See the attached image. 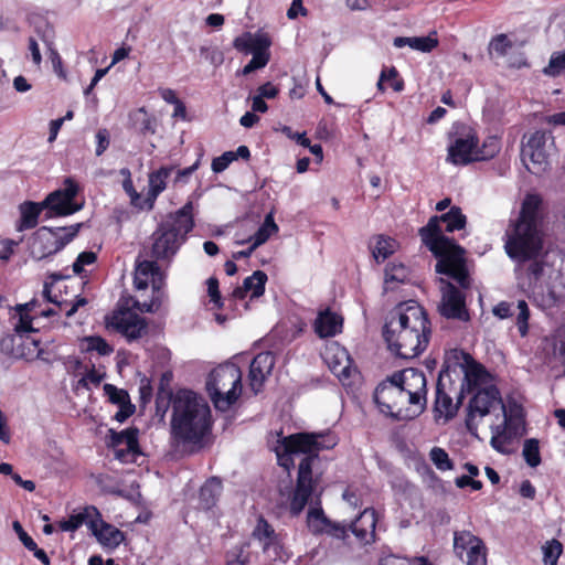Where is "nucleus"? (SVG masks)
<instances>
[{"label":"nucleus","instance_id":"obj_3","mask_svg":"<svg viewBox=\"0 0 565 565\" xmlns=\"http://www.w3.org/2000/svg\"><path fill=\"white\" fill-rule=\"evenodd\" d=\"M466 223L467 217L461 209L451 206L447 213L430 217L426 226L419 230L423 243L438 258L436 271L452 278L461 288L470 286L465 249L445 236L444 232L461 230Z\"/></svg>","mask_w":565,"mask_h":565},{"label":"nucleus","instance_id":"obj_11","mask_svg":"<svg viewBox=\"0 0 565 565\" xmlns=\"http://www.w3.org/2000/svg\"><path fill=\"white\" fill-rule=\"evenodd\" d=\"M401 387L391 379V376L377 385L374 392V402L381 413L398 420H409L418 417L407 398L404 397Z\"/></svg>","mask_w":565,"mask_h":565},{"label":"nucleus","instance_id":"obj_49","mask_svg":"<svg viewBox=\"0 0 565 565\" xmlns=\"http://www.w3.org/2000/svg\"><path fill=\"white\" fill-rule=\"evenodd\" d=\"M467 565H487V547L484 543H482V547H477L468 552L466 555Z\"/></svg>","mask_w":565,"mask_h":565},{"label":"nucleus","instance_id":"obj_37","mask_svg":"<svg viewBox=\"0 0 565 565\" xmlns=\"http://www.w3.org/2000/svg\"><path fill=\"white\" fill-rule=\"evenodd\" d=\"M456 409L457 406L452 404V398L444 392L440 383H438L436 387L435 412L448 419L455 415Z\"/></svg>","mask_w":565,"mask_h":565},{"label":"nucleus","instance_id":"obj_9","mask_svg":"<svg viewBox=\"0 0 565 565\" xmlns=\"http://www.w3.org/2000/svg\"><path fill=\"white\" fill-rule=\"evenodd\" d=\"M242 371L234 363H224L215 367L206 380V391L220 412L228 411L242 394Z\"/></svg>","mask_w":565,"mask_h":565},{"label":"nucleus","instance_id":"obj_25","mask_svg":"<svg viewBox=\"0 0 565 565\" xmlns=\"http://www.w3.org/2000/svg\"><path fill=\"white\" fill-rule=\"evenodd\" d=\"M173 171V167H161L160 169L151 172L148 177V194L147 202L148 207L152 209L156 199L167 188V180L171 175Z\"/></svg>","mask_w":565,"mask_h":565},{"label":"nucleus","instance_id":"obj_39","mask_svg":"<svg viewBox=\"0 0 565 565\" xmlns=\"http://www.w3.org/2000/svg\"><path fill=\"white\" fill-rule=\"evenodd\" d=\"M249 561L250 552L248 543L235 545L226 553V565H248Z\"/></svg>","mask_w":565,"mask_h":565},{"label":"nucleus","instance_id":"obj_14","mask_svg":"<svg viewBox=\"0 0 565 565\" xmlns=\"http://www.w3.org/2000/svg\"><path fill=\"white\" fill-rule=\"evenodd\" d=\"M546 135L543 131H535L527 141L522 145L521 159L526 169L533 174L544 172L548 166L545 151Z\"/></svg>","mask_w":565,"mask_h":565},{"label":"nucleus","instance_id":"obj_38","mask_svg":"<svg viewBox=\"0 0 565 565\" xmlns=\"http://www.w3.org/2000/svg\"><path fill=\"white\" fill-rule=\"evenodd\" d=\"M278 231V226L271 214L266 215L264 223L257 232L249 238L254 247H258L267 242V239Z\"/></svg>","mask_w":565,"mask_h":565},{"label":"nucleus","instance_id":"obj_30","mask_svg":"<svg viewBox=\"0 0 565 565\" xmlns=\"http://www.w3.org/2000/svg\"><path fill=\"white\" fill-rule=\"evenodd\" d=\"M160 279V268L153 260H142L137 265L135 285L138 289H145L149 284L156 285Z\"/></svg>","mask_w":565,"mask_h":565},{"label":"nucleus","instance_id":"obj_57","mask_svg":"<svg viewBox=\"0 0 565 565\" xmlns=\"http://www.w3.org/2000/svg\"><path fill=\"white\" fill-rule=\"evenodd\" d=\"M56 192H62V195L65 198L66 202H74V199L78 192V186L72 179H66L64 182V188L62 190H57Z\"/></svg>","mask_w":565,"mask_h":565},{"label":"nucleus","instance_id":"obj_8","mask_svg":"<svg viewBox=\"0 0 565 565\" xmlns=\"http://www.w3.org/2000/svg\"><path fill=\"white\" fill-rule=\"evenodd\" d=\"M193 226V204L188 202L175 213L170 214L153 232L152 257L156 259L172 258L185 242L186 235Z\"/></svg>","mask_w":565,"mask_h":565},{"label":"nucleus","instance_id":"obj_42","mask_svg":"<svg viewBox=\"0 0 565 565\" xmlns=\"http://www.w3.org/2000/svg\"><path fill=\"white\" fill-rule=\"evenodd\" d=\"M500 151V141L497 137H488L481 148L478 147V161L492 159Z\"/></svg>","mask_w":565,"mask_h":565},{"label":"nucleus","instance_id":"obj_56","mask_svg":"<svg viewBox=\"0 0 565 565\" xmlns=\"http://www.w3.org/2000/svg\"><path fill=\"white\" fill-rule=\"evenodd\" d=\"M96 156H102L109 146V134L106 129H99L96 134Z\"/></svg>","mask_w":565,"mask_h":565},{"label":"nucleus","instance_id":"obj_61","mask_svg":"<svg viewBox=\"0 0 565 565\" xmlns=\"http://www.w3.org/2000/svg\"><path fill=\"white\" fill-rule=\"evenodd\" d=\"M103 380V374L98 373L94 369L87 371L86 374L79 380V384L87 387L89 384L98 385Z\"/></svg>","mask_w":565,"mask_h":565},{"label":"nucleus","instance_id":"obj_29","mask_svg":"<svg viewBox=\"0 0 565 565\" xmlns=\"http://www.w3.org/2000/svg\"><path fill=\"white\" fill-rule=\"evenodd\" d=\"M409 279V268L397 262H390L384 269V290H394Z\"/></svg>","mask_w":565,"mask_h":565},{"label":"nucleus","instance_id":"obj_28","mask_svg":"<svg viewBox=\"0 0 565 565\" xmlns=\"http://www.w3.org/2000/svg\"><path fill=\"white\" fill-rule=\"evenodd\" d=\"M42 205L50 210L51 216L58 215L65 216L71 215L81 210V205L65 200L62 192H53L42 202Z\"/></svg>","mask_w":565,"mask_h":565},{"label":"nucleus","instance_id":"obj_31","mask_svg":"<svg viewBox=\"0 0 565 565\" xmlns=\"http://www.w3.org/2000/svg\"><path fill=\"white\" fill-rule=\"evenodd\" d=\"M36 306H39L38 299H32L29 302L17 305L13 319H18L14 324V329L18 333H26L35 330L32 326V322L35 319L31 312L35 311Z\"/></svg>","mask_w":565,"mask_h":565},{"label":"nucleus","instance_id":"obj_48","mask_svg":"<svg viewBox=\"0 0 565 565\" xmlns=\"http://www.w3.org/2000/svg\"><path fill=\"white\" fill-rule=\"evenodd\" d=\"M512 44L507 35L500 34L490 42V52L503 56L511 49Z\"/></svg>","mask_w":565,"mask_h":565},{"label":"nucleus","instance_id":"obj_34","mask_svg":"<svg viewBox=\"0 0 565 565\" xmlns=\"http://www.w3.org/2000/svg\"><path fill=\"white\" fill-rule=\"evenodd\" d=\"M482 540L469 531H456L454 533V551L459 558H463L471 551V547H482Z\"/></svg>","mask_w":565,"mask_h":565},{"label":"nucleus","instance_id":"obj_43","mask_svg":"<svg viewBox=\"0 0 565 565\" xmlns=\"http://www.w3.org/2000/svg\"><path fill=\"white\" fill-rule=\"evenodd\" d=\"M104 392L105 395L108 397L109 402L117 406H122L125 404L131 403L128 392L118 388L113 384H105Z\"/></svg>","mask_w":565,"mask_h":565},{"label":"nucleus","instance_id":"obj_20","mask_svg":"<svg viewBox=\"0 0 565 565\" xmlns=\"http://www.w3.org/2000/svg\"><path fill=\"white\" fill-rule=\"evenodd\" d=\"M99 522V511L94 505H87L81 511L70 515L67 520L60 522V529L64 532H73L82 525H87L90 531H95Z\"/></svg>","mask_w":565,"mask_h":565},{"label":"nucleus","instance_id":"obj_1","mask_svg":"<svg viewBox=\"0 0 565 565\" xmlns=\"http://www.w3.org/2000/svg\"><path fill=\"white\" fill-rule=\"evenodd\" d=\"M488 418L491 447L500 454L514 451V444L524 434L522 409L514 405L509 412L494 386L478 390L468 405L466 426L477 436L480 422Z\"/></svg>","mask_w":565,"mask_h":565},{"label":"nucleus","instance_id":"obj_51","mask_svg":"<svg viewBox=\"0 0 565 565\" xmlns=\"http://www.w3.org/2000/svg\"><path fill=\"white\" fill-rule=\"evenodd\" d=\"M96 254L94 252H83L81 253L76 260L73 263V271L75 274H81L84 270L86 265H92L96 262Z\"/></svg>","mask_w":565,"mask_h":565},{"label":"nucleus","instance_id":"obj_4","mask_svg":"<svg viewBox=\"0 0 565 565\" xmlns=\"http://www.w3.org/2000/svg\"><path fill=\"white\" fill-rule=\"evenodd\" d=\"M430 323L422 306L409 300L392 310L383 327L388 349L402 359L418 356L429 342Z\"/></svg>","mask_w":565,"mask_h":565},{"label":"nucleus","instance_id":"obj_26","mask_svg":"<svg viewBox=\"0 0 565 565\" xmlns=\"http://www.w3.org/2000/svg\"><path fill=\"white\" fill-rule=\"evenodd\" d=\"M43 297L47 302L53 303L57 309L58 313L64 312L67 318L75 315L78 308L87 305V299L81 296H76L75 300L70 302L65 299L58 298L56 295H52V285L49 282L44 284Z\"/></svg>","mask_w":565,"mask_h":565},{"label":"nucleus","instance_id":"obj_55","mask_svg":"<svg viewBox=\"0 0 565 565\" xmlns=\"http://www.w3.org/2000/svg\"><path fill=\"white\" fill-rule=\"evenodd\" d=\"M12 527L26 550L35 548L34 540L23 530L19 521H14Z\"/></svg>","mask_w":565,"mask_h":565},{"label":"nucleus","instance_id":"obj_27","mask_svg":"<svg viewBox=\"0 0 565 565\" xmlns=\"http://www.w3.org/2000/svg\"><path fill=\"white\" fill-rule=\"evenodd\" d=\"M393 44L395 47L409 46L415 51L429 53L438 45V39L436 32H431L426 36H397Z\"/></svg>","mask_w":565,"mask_h":565},{"label":"nucleus","instance_id":"obj_36","mask_svg":"<svg viewBox=\"0 0 565 565\" xmlns=\"http://www.w3.org/2000/svg\"><path fill=\"white\" fill-rule=\"evenodd\" d=\"M222 492V482L218 478L209 479L200 489V503L204 509L215 505Z\"/></svg>","mask_w":565,"mask_h":565},{"label":"nucleus","instance_id":"obj_59","mask_svg":"<svg viewBox=\"0 0 565 565\" xmlns=\"http://www.w3.org/2000/svg\"><path fill=\"white\" fill-rule=\"evenodd\" d=\"M0 441L8 445L11 441V431L8 425V418L0 409Z\"/></svg>","mask_w":565,"mask_h":565},{"label":"nucleus","instance_id":"obj_58","mask_svg":"<svg viewBox=\"0 0 565 565\" xmlns=\"http://www.w3.org/2000/svg\"><path fill=\"white\" fill-rule=\"evenodd\" d=\"M555 350L565 363V324L559 327L555 334Z\"/></svg>","mask_w":565,"mask_h":565},{"label":"nucleus","instance_id":"obj_19","mask_svg":"<svg viewBox=\"0 0 565 565\" xmlns=\"http://www.w3.org/2000/svg\"><path fill=\"white\" fill-rule=\"evenodd\" d=\"M275 365V358L270 352L258 353L249 365L248 381L252 391L257 394L262 391L267 376Z\"/></svg>","mask_w":565,"mask_h":565},{"label":"nucleus","instance_id":"obj_22","mask_svg":"<svg viewBox=\"0 0 565 565\" xmlns=\"http://www.w3.org/2000/svg\"><path fill=\"white\" fill-rule=\"evenodd\" d=\"M267 275L262 270H256L249 277H246L243 285L233 290V298L244 299L248 292H252L250 298H258L265 291Z\"/></svg>","mask_w":565,"mask_h":565},{"label":"nucleus","instance_id":"obj_24","mask_svg":"<svg viewBox=\"0 0 565 565\" xmlns=\"http://www.w3.org/2000/svg\"><path fill=\"white\" fill-rule=\"evenodd\" d=\"M109 431H110V441L114 447L125 446V448L117 450L116 455L118 458H121L124 456V451H127L132 455L138 452L139 430L137 428L130 427V428H127L119 433H117L115 430H109Z\"/></svg>","mask_w":565,"mask_h":565},{"label":"nucleus","instance_id":"obj_60","mask_svg":"<svg viewBox=\"0 0 565 565\" xmlns=\"http://www.w3.org/2000/svg\"><path fill=\"white\" fill-rule=\"evenodd\" d=\"M492 312L499 319H507L512 316V305L507 301H501L493 307Z\"/></svg>","mask_w":565,"mask_h":565},{"label":"nucleus","instance_id":"obj_40","mask_svg":"<svg viewBox=\"0 0 565 565\" xmlns=\"http://www.w3.org/2000/svg\"><path fill=\"white\" fill-rule=\"evenodd\" d=\"M522 455H523L525 462L530 467H532V468L537 467L541 463L539 440L535 438L526 439L523 445Z\"/></svg>","mask_w":565,"mask_h":565},{"label":"nucleus","instance_id":"obj_15","mask_svg":"<svg viewBox=\"0 0 565 565\" xmlns=\"http://www.w3.org/2000/svg\"><path fill=\"white\" fill-rule=\"evenodd\" d=\"M478 142L476 132L470 128L458 134L448 146L447 161L456 166L478 161Z\"/></svg>","mask_w":565,"mask_h":565},{"label":"nucleus","instance_id":"obj_64","mask_svg":"<svg viewBox=\"0 0 565 565\" xmlns=\"http://www.w3.org/2000/svg\"><path fill=\"white\" fill-rule=\"evenodd\" d=\"M379 565H411V562H409V559H407L405 557L390 554V555L383 556L380 559Z\"/></svg>","mask_w":565,"mask_h":565},{"label":"nucleus","instance_id":"obj_23","mask_svg":"<svg viewBox=\"0 0 565 565\" xmlns=\"http://www.w3.org/2000/svg\"><path fill=\"white\" fill-rule=\"evenodd\" d=\"M315 331L320 338L334 337L342 329V318L330 310L321 311L313 323Z\"/></svg>","mask_w":565,"mask_h":565},{"label":"nucleus","instance_id":"obj_7","mask_svg":"<svg viewBox=\"0 0 565 565\" xmlns=\"http://www.w3.org/2000/svg\"><path fill=\"white\" fill-rule=\"evenodd\" d=\"M376 522V511L372 508L364 509L349 527L341 523L331 522L326 516L319 503L310 507L307 514V525L312 534L327 533L333 537L344 540L350 531L361 545H366L375 541Z\"/></svg>","mask_w":565,"mask_h":565},{"label":"nucleus","instance_id":"obj_12","mask_svg":"<svg viewBox=\"0 0 565 565\" xmlns=\"http://www.w3.org/2000/svg\"><path fill=\"white\" fill-rule=\"evenodd\" d=\"M271 41L263 32H245L233 41V46L245 54H252V60L242 70L243 75H248L256 70L265 67L270 60L269 47Z\"/></svg>","mask_w":565,"mask_h":565},{"label":"nucleus","instance_id":"obj_41","mask_svg":"<svg viewBox=\"0 0 565 565\" xmlns=\"http://www.w3.org/2000/svg\"><path fill=\"white\" fill-rule=\"evenodd\" d=\"M545 75L556 77L565 73V49L563 51L554 52L548 64L544 67Z\"/></svg>","mask_w":565,"mask_h":565},{"label":"nucleus","instance_id":"obj_33","mask_svg":"<svg viewBox=\"0 0 565 565\" xmlns=\"http://www.w3.org/2000/svg\"><path fill=\"white\" fill-rule=\"evenodd\" d=\"M92 533L97 537L99 543L109 547L118 546L124 540L122 532L104 522L100 514L99 522L96 525L95 531H92Z\"/></svg>","mask_w":565,"mask_h":565},{"label":"nucleus","instance_id":"obj_54","mask_svg":"<svg viewBox=\"0 0 565 565\" xmlns=\"http://www.w3.org/2000/svg\"><path fill=\"white\" fill-rule=\"evenodd\" d=\"M543 553L544 561H557L559 555L562 554V544L556 540L547 542V544L543 547Z\"/></svg>","mask_w":565,"mask_h":565},{"label":"nucleus","instance_id":"obj_53","mask_svg":"<svg viewBox=\"0 0 565 565\" xmlns=\"http://www.w3.org/2000/svg\"><path fill=\"white\" fill-rule=\"evenodd\" d=\"M22 239L13 241L10 238L0 239L2 248L0 249V260L8 262L14 253V248L21 243Z\"/></svg>","mask_w":565,"mask_h":565},{"label":"nucleus","instance_id":"obj_50","mask_svg":"<svg viewBox=\"0 0 565 565\" xmlns=\"http://www.w3.org/2000/svg\"><path fill=\"white\" fill-rule=\"evenodd\" d=\"M235 161L234 152L233 151H226L220 157H216L212 160V171L214 173H221L224 170L228 168V166Z\"/></svg>","mask_w":565,"mask_h":565},{"label":"nucleus","instance_id":"obj_2","mask_svg":"<svg viewBox=\"0 0 565 565\" xmlns=\"http://www.w3.org/2000/svg\"><path fill=\"white\" fill-rule=\"evenodd\" d=\"M337 445V438L331 434H297L285 438L282 451H277L278 462L289 470L296 457H301L298 466L296 488L290 499V512L298 515L302 512L320 482L318 452Z\"/></svg>","mask_w":565,"mask_h":565},{"label":"nucleus","instance_id":"obj_46","mask_svg":"<svg viewBox=\"0 0 565 565\" xmlns=\"http://www.w3.org/2000/svg\"><path fill=\"white\" fill-rule=\"evenodd\" d=\"M518 315H516V326L521 337H525L529 331V319H530V310L526 301L519 300L518 301Z\"/></svg>","mask_w":565,"mask_h":565},{"label":"nucleus","instance_id":"obj_6","mask_svg":"<svg viewBox=\"0 0 565 565\" xmlns=\"http://www.w3.org/2000/svg\"><path fill=\"white\" fill-rule=\"evenodd\" d=\"M541 203L539 195H526L519 216L514 221H510L505 230V253L519 264L535 259L542 250L543 242L539 230Z\"/></svg>","mask_w":565,"mask_h":565},{"label":"nucleus","instance_id":"obj_17","mask_svg":"<svg viewBox=\"0 0 565 565\" xmlns=\"http://www.w3.org/2000/svg\"><path fill=\"white\" fill-rule=\"evenodd\" d=\"M253 536L260 543L268 559L286 562L289 558L279 535L275 533L273 526L264 518L258 519Z\"/></svg>","mask_w":565,"mask_h":565},{"label":"nucleus","instance_id":"obj_10","mask_svg":"<svg viewBox=\"0 0 565 565\" xmlns=\"http://www.w3.org/2000/svg\"><path fill=\"white\" fill-rule=\"evenodd\" d=\"M79 227V223L67 227L42 226L32 237L30 255L32 258L41 260L56 254L77 235Z\"/></svg>","mask_w":565,"mask_h":565},{"label":"nucleus","instance_id":"obj_18","mask_svg":"<svg viewBox=\"0 0 565 565\" xmlns=\"http://www.w3.org/2000/svg\"><path fill=\"white\" fill-rule=\"evenodd\" d=\"M108 324L122 334L128 341L138 340L148 331L146 319L131 311L115 312Z\"/></svg>","mask_w":565,"mask_h":565},{"label":"nucleus","instance_id":"obj_13","mask_svg":"<svg viewBox=\"0 0 565 565\" xmlns=\"http://www.w3.org/2000/svg\"><path fill=\"white\" fill-rule=\"evenodd\" d=\"M391 379L401 387L407 404L420 415L427 404V380L423 371L408 367L394 373Z\"/></svg>","mask_w":565,"mask_h":565},{"label":"nucleus","instance_id":"obj_16","mask_svg":"<svg viewBox=\"0 0 565 565\" xmlns=\"http://www.w3.org/2000/svg\"><path fill=\"white\" fill-rule=\"evenodd\" d=\"M441 300L438 306L439 313L447 319L469 320L465 295L449 281L440 279Z\"/></svg>","mask_w":565,"mask_h":565},{"label":"nucleus","instance_id":"obj_47","mask_svg":"<svg viewBox=\"0 0 565 565\" xmlns=\"http://www.w3.org/2000/svg\"><path fill=\"white\" fill-rule=\"evenodd\" d=\"M85 341L87 351H96L100 355H109L113 352V348L100 337H88Z\"/></svg>","mask_w":565,"mask_h":565},{"label":"nucleus","instance_id":"obj_52","mask_svg":"<svg viewBox=\"0 0 565 565\" xmlns=\"http://www.w3.org/2000/svg\"><path fill=\"white\" fill-rule=\"evenodd\" d=\"M206 285L211 302H213L215 307L222 308L223 301L218 290V280L215 277H210Z\"/></svg>","mask_w":565,"mask_h":565},{"label":"nucleus","instance_id":"obj_32","mask_svg":"<svg viewBox=\"0 0 565 565\" xmlns=\"http://www.w3.org/2000/svg\"><path fill=\"white\" fill-rule=\"evenodd\" d=\"M398 246L396 239L382 234L373 236L370 241L372 255L377 263L384 262L393 255L398 249Z\"/></svg>","mask_w":565,"mask_h":565},{"label":"nucleus","instance_id":"obj_44","mask_svg":"<svg viewBox=\"0 0 565 565\" xmlns=\"http://www.w3.org/2000/svg\"><path fill=\"white\" fill-rule=\"evenodd\" d=\"M429 458L437 469L441 471H447L452 469V461L450 460L446 450L439 447L431 448L429 452Z\"/></svg>","mask_w":565,"mask_h":565},{"label":"nucleus","instance_id":"obj_21","mask_svg":"<svg viewBox=\"0 0 565 565\" xmlns=\"http://www.w3.org/2000/svg\"><path fill=\"white\" fill-rule=\"evenodd\" d=\"M324 360L331 372L338 377H348L350 375L351 361L345 349L337 344L331 345L324 353Z\"/></svg>","mask_w":565,"mask_h":565},{"label":"nucleus","instance_id":"obj_45","mask_svg":"<svg viewBox=\"0 0 565 565\" xmlns=\"http://www.w3.org/2000/svg\"><path fill=\"white\" fill-rule=\"evenodd\" d=\"M487 376L488 374L486 370L478 364L468 365L466 370V380L469 385L473 387H478L486 383Z\"/></svg>","mask_w":565,"mask_h":565},{"label":"nucleus","instance_id":"obj_63","mask_svg":"<svg viewBox=\"0 0 565 565\" xmlns=\"http://www.w3.org/2000/svg\"><path fill=\"white\" fill-rule=\"evenodd\" d=\"M281 131L292 140H296L300 146H309V139L306 137V132H294L288 126H284Z\"/></svg>","mask_w":565,"mask_h":565},{"label":"nucleus","instance_id":"obj_5","mask_svg":"<svg viewBox=\"0 0 565 565\" xmlns=\"http://www.w3.org/2000/svg\"><path fill=\"white\" fill-rule=\"evenodd\" d=\"M211 408L204 397L180 390L172 397L171 438L190 451L201 449L212 431Z\"/></svg>","mask_w":565,"mask_h":565},{"label":"nucleus","instance_id":"obj_35","mask_svg":"<svg viewBox=\"0 0 565 565\" xmlns=\"http://www.w3.org/2000/svg\"><path fill=\"white\" fill-rule=\"evenodd\" d=\"M44 206L33 202H24L20 205L21 218L17 225V230L22 232L24 230L33 228L38 225L39 215Z\"/></svg>","mask_w":565,"mask_h":565},{"label":"nucleus","instance_id":"obj_62","mask_svg":"<svg viewBox=\"0 0 565 565\" xmlns=\"http://www.w3.org/2000/svg\"><path fill=\"white\" fill-rule=\"evenodd\" d=\"M299 14L307 15V9L302 4V0H292L290 8L287 11V17L290 20L296 19Z\"/></svg>","mask_w":565,"mask_h":565}]
</instances>
